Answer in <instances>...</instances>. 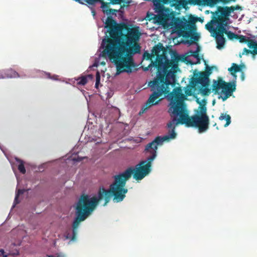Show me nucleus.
Instances as JSON below:
<instances>
[{
  "label": "nucleus",
  "instance_id": "1",
  "mask_svg": "<svg viewBox=\"0 0 257 257\" xmlns=\"http://www.w3.org/2000/svg\"><path fill=\"white\" fill-rule=\"evenodd\" d=\"M164 95L171 101L168 112L172 120L167 123L168 132L167 135L163 137H156L146 146L145 152L151 155L146 160L140 162L136 166L135 168H128L133 170L134 178L136 180L143 179L151 172L152 163L157 156L158 146L162 145L164 141L176 138L177 134L175 130L177 125L185 124L187 127L198 128L200 133L206 131L209 127V119L207 114L205 106L206 101L205 99L202 100L204 104H201V101L197 98L196 101L200 104V110L197 114L189 116L184 107L183 100L185 96L180 87L174 88L172 92Z\"/></svg>",
  "mask_w": 257,
  "mask_h": 257
},
{
  "label": "nucleus",
  "instance_id": "2",
  "mask_svg": "<svg viewBox=\"0 0 257 257\" xmlns=\"http://www.w3.org/2000/svg\"><path fill=\"white\" fill-rule=\"evenodd\" d=\"M109 37L106 35L102 40L103 48L102 55L107 57L114 64L116 74L132 72L135 67L133 56L141 51V46L137 43L141 33L138 28H128L127 33L123 34L121 27L111 16L105 23Z\"/></svg>",
  "mask_w": 257,
  "mask_h": 257
},
{
  "label": "nucleus",
  "instance_id": "3",
  "mask_svg": "<svg viewBox=\"0 0 257 257\" xmlns=\"http://www.w3.org/2000/svg\"><path fill=\"white\" fill-rule=\"evenodd\" d=\"M132 175L133 170L127 169L123 172L115 175L113 177L114 181L110 185L109 189L105 190L103 187L100 188L97 197L90 198L88 195H81L75 207L76 217L72 223V229L71 230L69 228L65 232V238L71 241L76 239L80 223L84 221L91 214L99 201L103 199L105 200L104 206L109 201L111 196L113 197L114 202L122 201L128 192V189L125 188L126 181Z\"/></svg>",
  "mask_w": 257,
  "mask_h": 257
},
{
  "label": "nucleus",
  "instance_id": "4",
  "mask_svg": "<svg viewBox=\"0 0 257 257\" xmlns=\"http://www.w3.org/2000/svg\"><path fill=\"white\" fill-rule=\"evenodd\" d=\"M165 52V48L160 43L153 47L152 54L154 57L156 56V59L153 64L157 69V75L153 81L149 82L148 85L153 92L146 102V107L143 108L140 113H144L152 105L158 104L160 100L157 99L163 94L166 95L175 86V72L172 69L178 68V63L181 60V57L176 53L173 59L169 60L167 59Z\"/></svg>",
  "mask_w": 257,
  "mask_h": 257
},
{
  "label": "nucleus",
  "instance_id": "5",
  "mask_svg": "<svg viewBox=\"0 0 257 257\" xmlns=\"http://www.w3.org/2000/svg\"><path fill=\"white\" fill-rule=\"evenodd\" d=\"M229 21L211 17V20L205 25L207 30L213 37L217 44V48L219 49L223 48L226 42L224 37L225 34L229 40L236 39L237 34L228 31Z\"/></svg>",
  "mask_w": 257,
  "mask_h": 257
},
{
  "label": "nucleus",
  "instance_id": "6",
  "mask_svg": "<svg viewBox=\"0 0 257 257\" xmlns=\"http://www.w3.org/2000/svg\"><path fill=\"white\" fill-rule=\"evenodd\" d=\"M236 89L235 82H226L221 78L219 77L217 80H213L212 85V92L214 94H218L219 99H222V101H225L228 98L232 95Z\"/></svg>",
  "mask_w": 257,
  "mask_h": 257
},
{
  "label": "nucleus",
  "instance_id": "7",
  "mask_svg": "<svg viewBox=\"0 0 257 257\" xmlns=\"http://www.w3.org/2000/svg\"><path fill=\"white\" fill-rule=\"evenodd\" d=\"M197 22V17L190 16L188 20L178 19L175 23V28L180 37L188 39L190 37L191 31H195V23Z\"/></svg>",
  "mask_w": 257,
  "mask_h": 257
},
{
  "label": "nucleus",
  "instance_id": "8",
  "mask_svg": "<svg viewBox=\"0 0 257 257\" xmlns=\"http://www.w3.org/2000/svg\"><path fill=\"white\" fill-rule=\"evenodd\" d=\"M155 6V12L158 14L155 16L154 19L159 23H162L164 22L167 17L166 13L169 11V9L164 7V5L171 3H178L179 0H152Z\"/></svg>",
  "mask_w": 257,
  "mask_h": 257
},
{
  "label": "nucleus",
  "instance_id": "9",
  "mask_svg": "<svg viewBox=\"0 0 257 257\" xmlns=\"http://www.w3.org/2000/svg\"><path fill=\"white\" fill-rule=\"evenodd\" d=\"M190 87L196 91L197 94H201L203 96H208L211 93V89L208 88L209 81L192 79L190 82Z\"/></svg>",
  "mask_w": 257,
  "mask_h": 257
},
{
  "label": "nucleus",
  "instance_id": "10",
  "mask_svg": "<svg viewBox=\"0 0 257 257\" xmlns=\"http://www.w3.org/2000/svg\"><path fill=\"white\" fill-rule=\"evenodd\" d=\"M241 10V7L236 5L235 7H217L215 12H211L212 17L229 21V16L232 12L235 10Z\"/></svg>",
  "mask_w": 257,
  "mask_h": 257
},
{
  "label": "nucleus",
  "instance_id": "11",
  "mask_svg": "<svg viewBox=\"0 0 257 257\" xmlns=\"http://www.w3.org/2000/svg\"><path fill=\"white\" fill-rule=\"evenodd\" d=\"M204 62L205 63V65H206V70L205 72H197V70H195L194 71L193 76L192 79H197L198 80H202L205 81H209V76L212 73V67H209L206 64V62L205 60H204Z\"/></svg>",
  "mask_w": 257,
  "mask_h": 257
},
{
  "label": "nucleus",
  "instance_id": "12",
  "mask_svg": "<svg viewBox=\"0 0 257 257\" xmlns=\"http://www.w3.org/2000/svg\"><path fill=\"white\" fill-rule=\"evenodd\" d=\"M101 4V8H102V11L104 14H106L107 15H116V13L118 12L119 11L115 9H112L109 8V5L110 3H105L103 1V0H101L99 1Z\"/></svg>",
  "mask_w": 257,
  "mask_h": 257
},
{
  "label": "nucleus",
  "instance_id": "13",
  "mask_svg": "<svg viewBox=\"0 0 257 257\" xmlns=\"http://www.w3.org/2000/svg\"><path fill=\"white\" fill-rule=\"evenodd\" d=\"M4 74L6 78H18L20 77V74L14 69L10 68L3 70Z\"/></svg>",
  "mask_w": 257,
  "mask_h": 257
},
{
  "label": "nucleus",
  "instance_id": "14",
  "mask_svg": "<svg viewBox=\"0 0 257 257\" xmlns=\"http://www.w3.org/2000/svg\"><path fill=\"white\" fill-rule=\"evenodd\" d=\"M241 70V65H238L235 63H232V66L228 69V71L230 72V74L235 77V73L240 71Z\"/></svg>",
  "mask_w": 257,
  "mask_h": 257
},
{
  "label": "nucleus",
  "instance_id": "15",
  "mask_svg": "<svg viewBox=\"0 0 257 257\" xmlns=\"http://www.w3.org/2000/svg\"><path fill=\"white\" fill-rule=\"evenodd\" d=\"M219 119L220 120H223L224 119L226 120V123L224 125L225 127L227 126L231 122V117L230 115L226 113H221Z\"/></svg>",
  "mask_w": 257,
  "mask_h": 257
},
{
  "label": "nucleus",
  "instance_id": "16",
  "mask_svg": "<svg viewBox=\"0 0 257 257\" xmlns=\"http://www.w3.org/2000/svg\"><path fill=\"white\" fill-rule=\"evenodd\" d=\"M192 31H191V34H190V38L191 40H187L184 42L185 44H188L189 45H191L193 43L194 41H197L199 39V36L197 35V34H193L191 35Z\"/></svg>",
  "mask_w": 257,
  "mask_h": 257
},
{
  "label": "nucleus",
  "instance_id": "17",
  "mask_svg": "<svg viewBox=\"0 0 257 257\" xmlns=\"http://www.w3.org/2000/svg\"><path fill=\"white\" fill-rule=\"evenodd\" d=\"M87 77L92 78V76L91 75H88L87 76H83L81 77L78 78L77 79V83L82 85H85L88 82Z\"/></svg>",
  "mask_w": 257,
  "mask_h": 257
},
{
  "label": "nucleus",
  "instance_id": "18",
  "mask_svg": "<svg viewBox=\"0 0 257 257\" xmlns=\"http://www.w3.org/2000/svg\"><path fill=\"white\" fill-rule=\"evenodd\" d=\"M16 161L19 163V164L18 166L19 171L23 174H25L26 171L24 166V162L20 159H16Z\"/></svg>",
  "mask_w": 257,
  "mask_h": 257
},
{
  "label": "nucleus",
  "instance_id": "19",
  "mask_svg": "<svg viewBox=\"0 0 257 257\" xmlns=\"http://www.w3.org/2000/svg\"><path fill=\"white\" fill-rule=\"evenodd\" d=\"M210 5H214L217 3L221 2L223 4H227L229 2H235L236 0H206Z\"/></svg>",
  "mask_w": 257,
  "mask_h": 257
},
{
  "label": "nucleus",
  "instance_id": "20",
  "mask_svg": "<svg viewBox=\"0 0 257 257\" xmlns=\"http://www.w3.org/2000/svg\"><path fill=\"white\" fill-rule=\"evenodd\" d=\"M25 190L23 189H19L18 190L14 201V203H15V204H18L19 203V202L18 201V197L20 195L23 194Z\"/></svg>",
  "mask_w": 257,
  "mask_h": 257
},
{
  "label": "nucleus",
  "instance_id": "21",
  "mask_svg": "<svg viewBox=\"0 0 257 257\" xmlns=\"http://www.w3.org/2000/svg\"><path fill=\"white\" fill-rule=\"evenodd\" d=\"M247 43V45L248 46V47L250 49H253L254 48V47H255V46H256V42L255 41H254L253 40H251V39H249V38H248V40L246 42Z\"/></svg>",
  "mask_w": 257,
  "mask_h": 257
},
{
  "label": "nucleus",
  "instance_id": "22",
  "mask_svg": "<svg viewBox=\"0 0 257 257\" xmlns=\"http://www.w3.org/2000/svg\"><path fill=\"white\" fill-rule=\"evenodd\" d=\"M239 40L241 43H246L248 39H246V37L243 35H238L236 37V39Z\"/></svg>",
  "mask_w": 257,
  "mask_h": 257
},
{
  "label": "nucleus",
  "instance_id": "23",
  "mask_svg": "<svg viewBox=\"0 0 257 257\" xmlns=\"http://www.w3.org/2000/svg\"><path fill=\"white\" fill-rule=\"evenodd\" d=\"M199 47H198L197 50L196 51H190L191 55L193 56L195 58H198L199 57Z\"/></svg>",
  "mask_w": 257,
  "mask_h": 257
},
{
  "label": "nucleus",
  "instance_id": "24",
  "mask_svg": "<svg viewBox=\"0 0 257 257\" xmlns=\"http://www.w3.org/2000/svg\"><path fill=\"white\" fill-rule=\"evenodd\" d=\"M100 76L99 74V73L98 72H97L96 73V82H95V87L98 88V85L100 83Z\"/></svg>",
  "mask_w": 257,
  "mask_h": 257
},
{
  "label": "nucleus",
  "instance_id": "25",
  "mask_svg": "<svg viewBox=\"0 0 257 257\" xmlns=\"http://www.w3.org/2000/svg\"><path fill=\"white\" fill-rule=\"evenodd\" d=\"M121 2L123 3V5L121 6V8L125 6H128L130 4V2L127 0H122V1H121Z\"/></svg>",
  "mask_w": 257,
  "mask_h": 257
},
{
  "label": "nucleus",
  "instance_id": "26",
  "mask_svg": "<svg viewBox=\"0 0 257 257\" xmlns=\"http://www.w3.org/2000/svg\"><path fill=\"white\" fill-rule=\"evenodd\" d=\"M46 75H47V77L49 78L52 79H54V80H57V77H58L57 75H53L52 77H51L50 73H46Z\"/></svg>",
  "mask_w": 257,
  "mask_h": 257
},
{
  "label": "nucleus",
  "instance_id": "27",
  "mask_svg": "<svg viewBox=\"0 0 257 257\" xmlns=\"http://www.w3.org/2000/svg\"><path fill=\"white\" fill-rule=\"evenodd\" d=\"M197 62L196 63H193L192 61L191 60H189V61H187V63H189L191 65H193V64H199L200 63V57H198V58H197Z\"/></svg>",
  "mask_w": 257,
  "mask_h": 257
},
{
  "label": "nucleus",
  "instance_id": "28",
  "mask_svg": "<svg viewBox=\"0 0 257 257\" xmlns=\"http://www.w3.org/2000/svg\"><path fill=\"white\" fill-rule=\"evenodd\" d=\"M111 2V3L113 5L114 4H118L121 3V1L122 0H110Z\"/></svg>",
  "mask_w": 257,
  "mask_h": 257
},
{
  "label": "nucleus",
  "instance_id": "29",
  "mask_svg": "<svg viewBox=\"0 0 257 257\" xmlns=\"http://www.w3.org/2000/svg\"><path fill=\"white\" fill-rule=\"evenodd\" d=\"M251 52H252V51L248 50V49H247L246 48H245L243 49V51L242 52V55H243L244 54H248L249 53H251Z\"/></svg>",
  "mask_w": 257,
  "mask_h": 257
},
{
  "label": "nucleus",
  "instance_id": "30",
  "mask_svg": "<svg viewBox=\"0 0 257 257\" xmlns=\"http://www.w3.org/2000/svg\"><path fill=\"white\" fill-rule=\"evenodd\" d=\"M251 54L253 55L257 54V43H256V46H255L253 50L252 51Z\"/></svg>",
  "mask_w": 257,
  "mask_h": 257
},
{
  "label": "nucleus",
  "instance_id": "31",
  "mask_svg": "<svg viewBox=\"0 0 257 257\" xmlns=\"http://www.w3.org/2000/svg\"><path fill=\"white\" fill-rule=\"evenodd\" d=\"M0 252L1 253V255H3V257H7L8 256L7 255L4 254L5 251H4V249H0Z\"/></svg>",
  "mask_w": 257,
  "mask_h": 257
},
{
  "label": "nucleus",
  "instance_id": "32",
  "mask_svg": "<svg viewBox=\"0 0 257 257\" xmlns=\"http://www.w3.org/2000/svg\"><path fill=\"white\" fill-rule=\"evenodd\" d=\"M6 78L5 75L4 74L3 70L1 72L0 74V79H4Z\"/></svg>",
  "mask_w": 257,
  "mask_h": 257
},
{
  "label": "nucleus",
  "instance_id": "33",
  "mask_svg": "<svg viewBox=\"0 0 257 257\" xmlns=\"http://www.w3.org/2000/svg\"><path fill=\"white\" fill-rule=\"evenodd\" d=\"M197 22H200L201 23L203 22V19H202L200 17H197Z\"/></svg>",
  "mask_w": 257,
  "mask_h": 257
},
{
  "label": "nucleus",
  "instance_id": "34",
  "mask_svg": "<svg viewBox=\"0 0 257 257\" xmlns=\"http://www.w3.org/2000/svg\"><path fill=\"white\" fill-rule=\"evenodd\" d=\"M152 67V65L150 64L148 67H146L144 68V71H148L149 69V68Z\"/></svg>",
  "mask_w": 257,
  "mask_h": 257
},
{
  "label": "nucleus",
  "instance_id": "35",
  "mask_svg": "<svg viewBox=\"0 0 257 257\" xmlns=\"http://www.w3.org/2000/svg\"><path fill=\"white\" fill-rule=\"evenodd\" d=\"M92 13L93 16L95 15V12L93 9L92 10Z\"/></svg>",
  "mask_w": 257,
  "mask_h": 257
},
{
  "label": "nucleus",
  "instance_id": "36",
  "mask_svg": "<svg viewBox=\"0 0 257 257\" xmlns=\"http://www.w3.org/2000/svg\"><path fill=\"white\" fill-rule=\"evenodd\" d=\"M151 57V55L149 53H147V59H150Z\"/></svg>",
  "mask_w": 257,
  "mask_h": 257
},
{
  "label": "nucleus",
  "instance_id": "37",
  "mask_svg": "<svg viewBox=\"0 0 257 257\" xmlns=\"http://www.w3.org/2000/svg\"><path fill=\"white\" fill-rule=\"evenodd\" d=\"M186 94H187V95H189V96H190V95H191V94H191V91H189V92H186Z\"/></svg>",
  "mask_w": 257,
  "mask_h": 257
},
{
  "label": "nucleus",
  "instance_id": "38",
  "mask_svg": "<svg viewBox=\"0 0 257 257\" xmlns=\"http://www.w3.org/2000/svg\"><path fill=\"white\" fill-rule=\"evenodd\" d=\"M241 78H242V80L244 79V76H243V73H242V76H241Z\"/></svg>",
  "mask_w": 257,
  "mask_h": 257
},
{
  "label": "nucleus",
  "instance_id": "39",
  "mask_svg": "<svg viewBox=\"0 0 257 257\" xmlns=\"http://www.w3.org/2000/svg\"><path fill=\"white\" fill-rule=\"evenodd\" d=\"M16 254H19V251H17V253H15Z\"/></svg>",
  "mask_w": 257,
  "mask_h": 257
},
{
  "label": "nucleus",
  "instance_id": "40",
  "mask_svg": "<svg viewBox=\"0 0 257 257\" xmlns=\"http://www.w3.org/2000/svg\"><path fill=\"white\" fill-rule=\"evenodd\" d=\"M206 12L207 13H209L208 11H207Z\"/></svg>",
  "mask_w": 257,
  "mask_h": 257
}]
</instances>
